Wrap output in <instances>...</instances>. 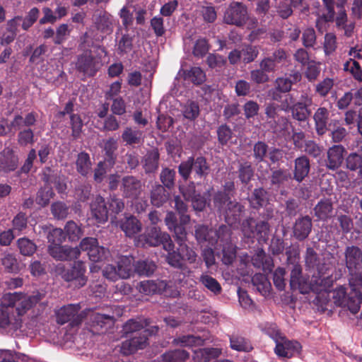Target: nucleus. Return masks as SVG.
Returning <instances> with one entry per match:
<instances>
[{
    "label": "nucleus",
    "mask_w": 362,
    "mask_h": 362,
    "mask_svg": "<svg viewBox=\"0 0 362 362\" xmlns=\"http://www.w3.org/2000/svg\"><path fill=\"white\" fill-rule=\"evenodd\" d=\"M42 297L39 292L29 297L21 292L4 293L0 299V327L13 331L20 329L25 314Z\"/></svg>",
    "instance_id": "f257e3e1"
},
{
    "label": "nucleus",
    "mask_w": 362,
    "mask_h": 362,
    "mask_svg": "<svg viewBox=\"0 0 362 362\" xmlns=\"http://www.w3.org/2000/svg\"><path fill=\"white\" fill-rule=\"evenodd\" d=\"M288 56L283 48H278L271 56L264 57L259 61V69L250 71V80L257 84L269 82V74L276 72L279 69V64H284L287 61Z\"/></svg>",
    "instance_id": "f03ea898"
},
{
    "label": "nucleus",
    "mask_w": 362,
    "mask_h": 362,
    "mask_svg": "<svg viewBox=\"0 0 362 362\" xmlns=\"http://www.w3.org/2000/svg\"><path fill=\"white\" fill-rule=\"evenodd\" d=\"M178 173L184 181L190 178L191 174L194 180H205L211 173L210 164L205 157L190 156L187 160L182 161L178 166ZM198 182L197 185H200Z\"/></svg>",
    "instance_id": "7ed1b4c3"
},
{
    "label": "nucleus",
    "mask_w": 362,
    "mask_h": 362,
    "mask_svg": "<svg viewBox=\"0 0 362 362\" xmlns=\"http://www.w3.org/2000/svg\"><path fill=\"white\" fill-rule=\"evenodd\" d=\"M334 303L341 307L347 308L353 314L357 313L362 303V293L359 288L350 284V291L346 292L343 286L333 291Z\"/></svg>",
    "instance_id": "20e7f679"
},
{
    "label": "nucleus",
    "mask_w": 362,
    "mask_h": 362,
    "mask_svg": "<svg viewBox=\"0 0 362 362\" xmlns=\"http://www.w3.org/2000/svg\"><path fill=\"white\" fill-rule=\"evenodd\" d=\"M332 274L333 270L329 265L322 264V267H318L317 273L313 276L310 284L306 285L308 293L312 291L324 296L329 292L334 281Z\"/></svg>",
    "instance_id": "39448f33"
},
{
    "label": "nucleus",
    "mask_w": 362,
    "mask_h": 362,
    "mask_svg": "<svg viewBox=\"0 0 362 362\" xmlns=\"http://www.w3.org/2000/svg\"><path fill=\"white\" fill-rule=\"evenodd\" d=\"M86 270L85 263L82 261L74 262V264L69 267L61 264L57 267V272L62 278L66 281L73 282L74 286L77 288L83 287L87 282Z\"/></svg>",
    "instance_id": "423d86ee"
},
{
    "label": "nucleus",
    "mask_w": 362,
    "mask_h": 362,
    "mask_svg": "<svg viewBox=\"0 0 362 362\" xmlns=\"http://www.w3.org/2000/svg\"><path fill=\"white\" fill-rule=\"evenodd\" d=\"M289 99L291 103L293 104L289 105L286 100L287 105H285V103H283L284 109L291 112V116L295 120L299 122H306L311 115L310 107L313 104V98L307 93H303L300 95V100L296 103L293 102V98L291 95H289Z\"/></svg>",
    "instance_id": "0eeeda50"
},
{
    "label": "nucleus",
    "mask_w": 362,
    "mask_h": 362,
    "mask_svg": "<svg viewBox=\"0 0 362 362\" xmlns=\"http://www.w3.org/2000/svg\"><path fill=\"white\" fill-rule=\"evenodd\" d=\"M101 62L95 57L90 49L84 51L77 56L75 68L77 71L88 77H93L100 70Z\"/></svg>",
    "instance_id": "6e6552de"
},
{
    "label": "nucleus",
    "mask_w": 362,
    "mask_h": 362,
    "mask_svg": "<svg viewBox=\"0 0 362 362\" xmlns=\"http://www.w3.org/2000/svg\"><path fill=\"white\" fill-rule=\"evenodd\" d=\"M248 19L247 8L242 2L233 1L226 9L223 21L226 24L238 27L244 25Z\"/></svg>",
    "instance_id": "1a4fd4ad"
},
{
    "label": "nucleus",
    "mask_w": 362,
    "mask_h": 362,
    "mask_svg": "<svg viewBox=\"0 0 362 362\" xmlns=\"http://www.w3.org/2000/svg\"><path fill=\"white\" fill-rule=\"evenodd\" d=\"M81 307L78 304H69L59 309L57 313V322L59 325L69 322L74 327L82 322L83 317L78 312Z\"/></svg>",
    "instance_id": "9d476101"
},
{
    "label": "nucleus",
    "mask_w": 362,
    "mask_h": 362,
    "mask_svg": "<svg viewBox=\"0 0 362 362\" xmlns=\"http://www.w3.org/2000/svg\"><path fill=\"white\" fill-rule=\"evenodd\" d=\"M346 267L351 275L362 274V252L354 245L347 246L344 251Z\"/></svg>",
    "instance_id": "9b49d317"
},
{
    "label": "nucleus",
    "mask_w": 362,
    "mask_h": 362,
    "mask_svg": "<svg viewBox=\"0 0 362 362\" xmlns=\"http://www.w3.org/2000/svg\"><path fill=\"white\" fill-rule=\"evenodd\" d=\"M279 105L277 104H269L265 107V115L268 119V123L274 132H281L288 129L289 121L286 117H279Z\"/></svg>",
    "instance_id": "f8f14e48"
},
{
    "label": "nucleus",
    "mask_w": 362,
    "mask_h": 362,
    "mask_svg": "<svg viewBox=\"0 0 362 362\" xmlns=\"http://www.w3.org/2000/svg\"><path fill=\"white\" fill-rule=\"evenodd\" d=\"M120 190L124 197L136 199L142 192L141 182L133 175L124 176L122 179Z\"/></svg>",
    "instance_id": "ddd939ff"
},
{
    "label": "nucleus",
    "mask_w": 362,
    "mask_h": 362,
    "mask_svg": "<svg viewBox=\"0 0 362 362\" xmlns=\"http://www.w3.org/2000/svg\"><path fill=\"white\" fill-rule=\"evenodd\" d=\"M48 252L54 259L61 261H71L77 259L81 253L78 247L62 246V245H49Z\"/></svg>",
    "instance_id": "4468645a"
},
{
    "label": "nucleus",
    "mask_w": 362,
    "mask_h": 362,
    "mask_svg": "<svg viewBox=\"0 0 362 362\" xmlns=\"http://www.w3.org/2000/svg\"><path fill=\"white\" fill-rule=\"evenodd\" d=\"M148 341L147 332L136 333L129 336V339L122 342L121 350L124 355H130L138 349L146 347Z\"/></svg>",
    "instance_id": "2eb2a0df"
},
{
    "label": "nucleus",
    "mask_w": 362,
    "mask_h": 362,
    "mask_svg": "<svg viewBox=\"0 0 362 362\" xmlns=\"http://www.w3.org/2000/svg\"><path fill=\"white\" fill-rule=\"evenodd\" d=\"M313 228V221L308 215L301 216L296 219L293 226V237L298 241L305 240L310 234Z\"/></svg>",
    "instance_id": "dca6fc26"
},
{
    "label": "nucleus",
    "mask_w": 362,
    "mask_h": 362,
    "mask_svg": "<svg viewBox=\"0 0 362 362\" xmlns=\"http://www.w3.org/2000/svg\"><path fill=\"white\" fill-rule=\"evenodd\" d=\"M170 240H172L170 235L165 232H162L156 226L150 228L144 235V243L151 247L162 245L164 248V245Z\"/></svg>",
    "instance_id": "f3484780"
},
{
    "label": "nucleus",
    "mask_w": 362,
    "mask_h": 362,
    "mask_svg": "<svg viewBox=\"0 0 362 362\" xmlns=\"http://www.w3.org/2000/svg\"><path fill=\"white\" fill-rule=\"evenodd\" d=\"M293 179L298 183L302 182L309 175L311 165L308 156L301 155L293 161Z\"/></svg>",
    "instance_id": "a211bd4d"
},
{
    "label": "nucleus",
    "mask_w": 362,
    "mask_h": 362,
    "mask_svg": "<svg viewBox=\"0 0 362 362\" xmlns=\"http://www.w3.org/2000/svg\"><path fill=\"white\" fill-rule=\"evenodd\" d=\"M90 214L98 223H104L108 219V209L105 199L100 195H97L91 202Z\"/></svg>",
    "instance_id": "6ab92c4d"
},
{
    "label": "nucleus",
    "mask_w": 362,
    "mask_h": 362,
    "mask_svg": "<svg viewBox=\"0 0 362 362\" xmlns=\"http://www.w3.org/2000/svg\"><path fill=\"white\" fill-rule=\"evenodd\" d=\"M18 165V157L14 151L6 147L0 152V173H8L16 170Z\"/></svg>",
    "instance_id": "aec40b11"
},
{
    "label": "nucleus",
    "mask_w": 362,
    "mask_h": 362,
    "mask_svg": "<svg viewBox=\"0 0 362 362\" xmlns=\"http://www.w3.org/2000/svg\"><path fill=\"white\" fill-rule=\"evenodd\" d=\"M247 199L250 208L259 211L270 202L271 194L264 187H257L253 189Z\"/></svg>",
    "instance_id": "412c9836"
},
{
    "label": "nucleus",
    "mask_w": 362,
    "mask_h": 362,
    "mask_svg": "<svg viewBox=\"0 0 362 362\" xmlns=\"http://www.w3.org/2000/svg\"><path fill=\"white\" fill-rule=\"evenodd\" d=\"M114 323V317L110 315L94 313L90 317L92 332L97 334L105 333Z\"/></svg>",
    "instance_id": "4be33fe9"
},
{
    "label": "nucleus",
    "mask_w": 362,
    "mask_h": 362,
    "mask_svg": "<svg viewBox=\"0 0 362 362\" xmlns=\"http://www.w3.org/2000/svg\"><path fill=\"white\" fill-rule=\"evenodd\" d=\"M245 206L236 201H230L224 209V217L228 225L238 223L245 213Z\"/></svg>",
    "instance_id": "5701e85b"
},
{
    "label": "nucleus",
    "mask_w": 362,
    "mask_h": 362,
    "mask_svg": "<svg viewBox=\"0 0 362 362\" xmlns=\"http://www.w3.org/2000/svg\"><path fill=\"white\" fill-rule=\"evenodd\" d=\"M301 348L298 341L285 339L283 342L276 341L274 352L279 356L291 358L296 354H300Z\"/></svg>",
    "instance_id": "b1692460"
},
{
    "label": "nucleus",
    "mask_w": 362,
    "mask_h": 362,
    "mask_svg": "<svg viewBox=\"0 0 362 362\" xmlns=\"http://www.w3.org/2000/svg\"><path fill=\"white\" fill-rule=\"evenodd\" d=\"M345 152V148L342 145H334L329 148L325 160L326 167L333 170L339 168L344 160Z\"/></svg>",
    "instance_id": "393cba45"
},
{
    "label": "nucleus",
    "mask_w": 362,
    "mask_h": 362,
    "mask_svg": "<svg viewBox=\"0 0 362 362\" xmlns=\"http://www.w3.org/2000/svg\"><path fill=\"white\" fill-rule=\"evenodd\" d=\"M160 153L157 148L147 151L141 160L142 168L146 174H154L159 168Z\"/></svg>",
    "instance_id": "a878e982"
},
{
    "label": "nucleus",
    "mask_w": 362,
    "mask_h": 362,
    "mask_svg": "<svg viewBox=\"0 0 362 362\" xmlns=\"http://www.w3.org/2000/svg\"><path fill=\"white\" fill-rule=\"evenodd\" d=\"M315 129L319 136L324 135L328 130L327 124L329 119V111L325 107H318L313 115Z\"/></svg>",
    "instance_id": "bb28decb"
},
{
    "label": "nucleus",
    "mask_w": 362,
    "mask_h": 362,
    "mask_svg": "<svg viewBox=\"0 0 362 362\" xmlns=\"http://www.w3.org/2000/svg\"><path fill=\"white\" fill-rule=\"evenodd\" d=\"M170 199V193L164 186L156 183L152 185L150 190V201L153 206L157 208L163 206Z\"/></svg>",
    "instance_id": "cd10ccee"
},
{
    "label": "nucleus",
    "mask_w": 362,
    "mask_h": 362,
    "mask_svg": "<svg viewBox=\"0 0 362 362\" xmlns=\"http://www.w3.org/2000/svg\"><path fill=\"white\" fill-rule=\"evenodd\" d=\"M301 80V74L298 71H294L288 75L278 77L274 82L275 87L281 93H288L293 84Z\"/></svg>",
    "instance_id": "c85d7f7f"
},
{
    "label": "nucleus",
    "mask_w": 362,
    "mask_h": 362,
    "mask_svg": "<svg viewBox=\"0 0 362 362\" xmlns=\"http://www.w3.org/2000/svg\"><path fill=\"white\" fill-rule=\"evenodd\" d=\"M163 249L168 252L166 262L168 264L179 269H182L185 267L182 257L178 250V247H177V250H175V244L173 240L165 244Z\"/></svg>",
    "instance_id": "c756f323"
},
{
    "label": "nucleus",
    "mask_w": 362,
    "mask_h": 362,
    "mask_svg": "<svg viewBox=\"0 0 362 362\" xmlns=\"http://www.w3.org/2000/svg\"><path fill=\"white\" fill-rule=\"evenodd\" d=\"M229 341L230 347L239 352H250L253 349L250 339L239 333L229 335Z\"/></svg>",
    "instance_id": "7c9ffc66"
},
{
    "label": "nucleus",
    "mask_w": 362,
    "mask_h": 362,
    "mask_svg": "<svg viewBox=\"0 0 362 362\" xmlns=\"http://www.w3.org/2000/svg\"><path fill=\"white\" fill-rule=\"evenodd\" d=\"M308 284L302 277V268L298 264H294L291 272L290 286L292 289H298L301 293H308Z\"/></svg>",
    "instance_id": "2f4dec72"
},
{
    "label": "nucleus",
    "mask_w": 362,
    "mask_h": 362,
    "mask_svg": "<svg viewBox=\"0 0 362 362\" xmlns=\"http://www.w3.org/2000/svg\"><path fill=\"white\" fill-rule=\"evenodd\" d=\"M118 144L117 139L110 137L104 141L103 151L105 152L104 159L103 160L107 163L109 166H115L117 160V150Z\"/></svg>",
    "instance_id": "473e14b6"
},
{
    "label": "nucleus",
    "mask_w": 362,
    "mask_h": 362,
    "mask_svg": "<svg viewBox=\"0 0 362 362\" xmlns=\"http://www.w3.org/2000/svg\"><path fill=\"white\" fill-rule=\"evenodd\" d=\"M315 216L322 221L331 217L333 211V204L331 199H321L313 209Z\"/></svg>",
    "instance_id": "72a5a7b5"
},
{
    "label": "nucleus",
    "mask_w": 362,
    "mask_h": 362,
    "mask_svg": "<svg viewBox=\"0 0 362 362\" xmlns=\"http://www.w3.org/2000/svg\"><path fill=\"white\" fill-rule=\"evenodd\" d=\"M134 259L132 256H122L117 265L121 279H128L134 273Z\"/></svg>",
    "instance_id": "f704fd0d"
},
{
    "label": "nucleus",
    "mask_w": 362,
    "mask_h": 362,
    "mask_svg": "<svg viewBox=\"0 0 362 362\" xmlns=\"http://www.w3.org/2000/svg\"><path fill=\"white\" fill-rule=\"evenodd\" d=\"M221 352V349L219 348H202L194 351V358L198 362H209L218 358Z\"/></svg>",
    "instance_id": "c9c22d12"
},
{
    "label": "nucleus",
    "mask_w": 362,
    "mask_h": 362,
    "mask_svg": "<svg viewBox=\"0 0 362 362\" xmlns=\"http://www.w3.org/2000/svg\"><path fill=\"white\" fill-rule=\"evenodd\" d=\"M120 227L127 236L132 237L141 231V223L135 216H130L122 221Z\"/></svg>",
    "instance_id": "e433bc0d"
},
{
    "label": "nucleus",
    "mask_w": 362,
    "mask_h": 362,
    "mask_svg": "<svg viewBox=\"0 0 362 362\" xmlns=\"http://www.w3.org/2000/svg\"><path fill=\"white\" fill-rule=\"evenodd\" d=\"M236 173L241 184L246 186L252 180L255 175V169L250 162L245 161L239 163Z\"/></svg>",
    "instance_id": "4c0bfd02"
},
{
    "label": "nucleus",
    "mask_w": 362,
    "mask_h": 362,
    "mask_svg": "<svg viewBox=\"0 0 362 362\" xmlns=\"http://www.w3.org/2000/svg\"><path fill=\"white\" fill-rule=\"evenodd\" d=\"M92 167L90 155L85 151H81L77 155L76 160V169L81 176L86 177Z\"/></svg>",
    "instance_id": "58836bf2"
},
{
    "label": "nucleus",
    "mask_w": 362,
    "mask_h": 362,
    "mask_svg": "<svg viewBox=\"0 0 362 362\" xmlns=\"http://www.w3.org/2000/svg\"><path fill=\"white\" fill-rule=\"evenodd\" d=\"M271 171L270 185L276 188H280L285 182L291 179V175L286 169H271Z\"/></svg>",
    "instance_id": "ea45409f"
},
{
    "label": "nucleus",
    "mask_w": 362,
    "mask_h": 362,
    "mask_svg": "<svg viewBox=\"0 0 362 362\" xmlns=\"http://www.w3.org/2000/svg\"><path fill=\"white\" fill-rule=\"evenodd\" d=\"M183 78L191 81L194 85H201L206 80V74L199 66L191 67L188 70L183 71Z\"/></svg>",
    "instance_id": "a19ab883"
},
{
    "label": "nucleus",
    "mask_w": 362,
    "mask_h": 362,
    "mask_svg": "<svg viewBox=\"0 0 362 362\" xmlns=\"http://www.w3.org/2000/svg\"><path fill=\"white\" fill-rule=\"evenodd\" d=\"M143 136V131L127 127L122 134V139L126 143V145L133 146L140 144Z\"/></svg>",
    "instance_id": "79ce46f5"
},
{
    "label": "nucleus",
    "mask_w": 362,
    "mask_h": 362,
    "mask_svg": "<svg viewBox=\"0 0 362 362\" xmlns=\"http://www.w3.org/2000/svg\"><path fill=\"white\" fill-rule=\"evenodd\" d=\"M159 179L162 186L171 190L175 186L176 171L168 167L163 168L159 175Z\"/></svg>",
    "instance_id": "37998d69"
},
{
    "label": "nucleus",
    "mask_w": 362,
    "mask_h": 362,
    "mask_svg": "<svg viewBox=\"0 0 362 362\" xmlns=\"http://www.w3.org/2000/svg\"><path fill=\"white\" fill-rule=\"evenodd\" d=\"M206 339L197 335L187 334L175 339L177 344L181 346H201L204 344Z\"/></svg>",
    "instance_id": "c03bdc74"
},
{
    "label": "nucleus",
    "mask_w": 362,
    "mask_h": 362,
    "mask_svg": "<svg viewBox=\"0 0 362 362\" xmlns=\"http://www.w3.org/2000/svg\"><path fill=\"white\" fill-rule=\"evenodd\" d=\"M156 269L154 262L149 259L139 260L134 264V272L139 276H148L153 274Z\"/></svg>",
    "instance_id": "a18cd8bd"
},
{
    "label": "nucleus",
    "mask_w": 362,
    "mask_h": 362,
    "mask_svg": "<svg viewBox=\"0 0 362 362\" xmlns=\"http://www.w3.org/2000/svg\"><path fill=\"white\" fill-rule=\"evenodd\" d=\"M164 362H186L189 358V354L184 349H175L162 355Z\"/></svg>",
    "instance_id": "49530a36"
},
{
    "label": "nucleus",
    "mask_w": 362,
    "mask_h": 362,
    "mask_svg": "<svg viewBox=\"0 0 362 362\" xmlns=\"http://www.w3.org/2000/svg\"><path fill=\"white\" fill-rule=\"evenodd\" d=\"M1 264L6 272L8 273H18L20 271V264L16 256L13 254H4L1 259Z\"/></svg>",
    "instance_id": "de8ad7c7"
},
{
    "label": "nucleus",
    "mask_w": 362,
    "mask_h": 362,
    "mask_svg": "<svg viewBox=\"0 0 362 362\" xmlns=\"http://www.w3.org/2000/svg\"><path fill=\"white\" fill-rule=\"evenodd\" d=\"M343 69L344 71L350 73L355 80L362 81V68L354 59L350 58L347 60L344 64Z\"/></svg>",
    "instance_id": "09e8293b"
},
{
    "label": "nucleus",
    "mask_w": 362,
    "mask_h": 362,
    "mask_svg": "<svg viewBox=\"0 0 362 362\" xmlns=\"http://www.w3.org/2000/svg\"><path fill=\"white\" fill-rule=\"evenodd\" d=\"M110 252L108 249L100 246L98 241L95 245L90 250L88 253V257L90 261L94 262H99L106 259L109 256Z\"/></svg>",
    "instance_id": "8fccbe9b"
},
{
    "label": "nucleus",
    "mask_w": 362,
    "mask_h": 362,
    "mask_svg": "<svg viewBox=\"0 0 362 362\" xmlns=\"http://www.w3.org/2000/svg\"><path fill=\"white\" fill-rule=\"evenodd\" d=\"M175 209L180 215V221L182 223H189L190 221V216L187 214L188 206L187 204L179 197L176 196L174 199Z\"/></svg>",
    "instance_id": "3c124183"
},
{
    "label": "nucleus",
    "mask_w": 362,
    "mask_h": 362,
    "mask_svg": "<svg viewBox=\"0 0 362 362\" xmlns=\"http://www.w3.org/2000/svg\"><path fill=\"white\" fill-rule=\"evenodd\" d=\"M269 146L266 142L262 141H258L256 142L252 148V156L255 161L257 163H261L264 160L267 153H269Z\"/></svg>",
    "instance_id": "603ef678"
},
{
    "label": "nucleus",
    "mask_w": 362,
    "mask_h": 362,
    "mask_svg": "<svg viewBox=\"0 0 362 362\" xmlns=\"http://www.w3.org/2000/svg\"><path fill=\"white\" fill-rule=\"evenodd\" d=\"M240 51L242 60L245 64H250L254 62L259 53L258 47L252 45H244Z\"/></svg>",
    "instance_id": "864d4df0"
},
{
    "label": "nucleus",
    "mask_w": 362,
    "mask_h": 362,
    "mask_svg": "<svg viewBox=\"0 0 362 362\" xmlns=\"http://www.w3.org/2000/svg\"><path fill=\"white\" fill-rule=\"evenodd\" d=\"M28 217L25 213L18 212L12 220V228L13 232L20 233L25 230L28 227Z\"/></svg>",
    "instance_id": "5fc2aeb1"
},
{
    "label": "nucleus",
    "mask_w": 362,
    "mask_h": 362,
    "mask_svg": "<svg viewBox=\"0 0 362 362\" xmlns=\"http://www.w3.org/2000/svg\"><path fill=\"white\" fill-rule=\"evenodd\" d=\"M17 245L21 255L24 256L33 255L37 250L36 245L27 238H19Z\"/></svg>",
    "instance_id": "6e6d98bb"
},
{
    "label": "nucleus",
    "mask_w": 362,
    "mask_h": 362,
    "mask_svg": "<svg viewBox=\"0 0 362 362\" xmlns=\"http://www.w3.org/2000/svg\"><path fill=\"white\" fill-rule=\"evenodd\" d=\"M178 250L181 254L184 262L189 264L194 263L197 259V255L194 249L190 247L187 242L177 245Z\"/></svg>",
    "instance_id": "4d7b16f0"
},
{
    "label": "nucleus",
    "mask_w": 362,
    "mask_h": 362,
    "mask_svg": "<svg viewBox=\"0 0 362 362\" xmlns=\"http://www.w3.org/2000/svg\"><path fill=\"white\" fill-rule=\"evenodd\" d=\"M123 331L127 337H128V334L133 335L140 332H148V330L144 328L143 323L133 319L129 320L124 324Z\"/></svg>",
    "instance_id": "13d9d810"
},
{
    "label": "nucleus",
    "mask_w": 362,
    "mask_h": 362,
    "mask_svg": "<svg viewBox=\"0 0 362 362\" xmlns=\"http://www.w3.org/2000/svg\"><path fill=\"white\" fill-rule=\"evenodd\" d=\"M200 109L199 104L195 101H189L183 107L182 115L185 118L194 121L199 115Z\"/></svg>",
    "instance_id": "bf43d9fd"
},
{
    "label": "nucleus",
    "mask_w": 362,
    "mask_h": 362,
    "mask_svg": "<svg viewBox=\"0 0 362 362\" xmlns=\"http://www.w3.org/2000/svg\"><path fill=\"white\" fill-rule=\"evenodd\" d=\"M210 45L206 38L200 37L197 39L194 45L192 54L195 57L202 58L209 52Z\"/></svg>",
    "instance_id": "052dcab7"
},
{
    "label": "nucleus",
    "mask_w": 362,
    "mask_h": 362,
    "mask_svg": "<svg viewBox=\"0 0 362 362\" xmlns=\"http://www.w3.org/2000/svg\"><path fill=\"white\" fill-rule=\"evenodd\" d=\"M323 147L314 140H306L303 147V151L312 158H317L322 153Z\"/></svg>",
    "instance_id": "680f3d73"
},
{
    "label": "nucleus",
    "mask_w": 362,
    "mask_h": 362,
    "mask_svg": "<svg viewBox=\"0 0 362 362\" xmlns=\"http://www.w3.org/2000/svg\"><path fill=\"white\" fill-rule=\"evenodd\" d=\"M114 166H109L107 163L104 160H100L98 163L93 171V180L97 183H101L107 173Z\"/></svg>",
    "instance_id": "e2e57ef3"
},
{
    "label": "nucleus",
    "mask_w": 362,
    "mask_h": 362,
    "mask_svg": "<svg viewBox=\"0 0 362 362\" xmlns=\"http://www.w3.org/2000/svg\"><path fill=\"white\" fill-rule=\"evenodd\" d=\"M71 30L69 28V25L66 23L59 25L56 30L54 37L53 38V42L54 45H59L64 43L69 36L70 35Z\"/></svg>",
    "instance_id": "0e129e2a"
},
{
    "label": "nucleus",
    "mask_w": 362,
    "mask_h": 362,
    "mask_svg": "<svg viewBox=\"0 0 362 362\" xmlns=\"http://www.w3.org/2000/svg\"><path fill=\"white\" fill-rule=\"evenodd\" d=\"M70 123L71 129V136L74 139H78L81 136L83 123L81 116L78 114H71L70 115Z\"/></svg>",
    "instance_id": "69168bd1"
},
{
    "label": "nucleus",
    "mask_w": 362,
    "mask_h": 362,
    "mask_svg": "<svg viewBox=\"0 0 362 362\" xmlns=\"http://www.w3.org/2000/svg\"><path fill=\"white\" fill-rule=\"evenodd\" d=\"M214 230L204 225H199L195 228V238L199 243H211V237Z\"/></svg>",
    "instance_id": "338daca9"
},
{
    "label": "nucleus",
    "mask_w": 362,
    "mask_h": 362,
    "mask_svg": "<svg viewBox=\"0 0 362 362\" xmlns=\"http://www.w3.org/2000/svg\"><path fill=\"white\" fill-rule=\"evenodd\" d=\"M54 194V193L51 187H45L41 188L37 193L36 203L41 206H45L49 204Z\"/></svg>",
    "instance_id": "774afa93"
}]
</instances>
